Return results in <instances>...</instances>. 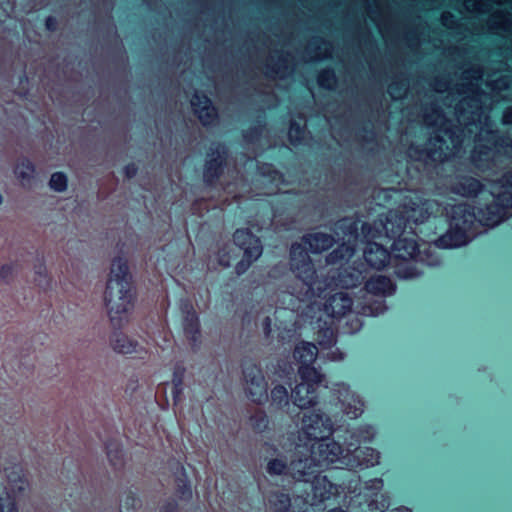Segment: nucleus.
<instances>
[{
	"instance_id": "1",
	"label": "nucleus",
	"mask_w": 512,
	"mask_h": 512,
	"mask_svg": "<svg viewBox=\"0 0 512 512\" xmlns=\"http://www.w3.org/2000/svg\"><path fill=\"white\" fill-rule=\"evenodd\" d=\"M482 75L483 72L478 66L465 70L462 75V83L458 89L461 99L455 106L457 122L464 127L461 130L462 137L456 130L451 129L442 111L436 109L432 113H425L426 124L438 128L436 134L430 138L429 154L433 160L444 161L454 156L463 143L465 129L472 133L471 127L477 128V122H480L485 115V105L489 97L486 93L479 91Z\"/></svg>"
},
{
	"instance_id": "2",
	"label": "nucleus",
	"mask_w": 512,
	"mask_h": 512,
	"mask_svg": "<svg viewBox=\"0 0 512 512\" xmlns=\"http://www.w3.org/2000/svg\"><path fill=\"white\" fill-rule=\"evenodd\" d=\"M134 289L127 261L113 259L104 292V303L110 322L117 327L126 323L134 309Z\"/></svg>"
},
{
	"instance_id": "3",
	"label": "nucleus",
	"mask_w": 512,
	"mask_h": 512,
	"mask_svg": "<svg viewBox=\"0 0 512 512\" xmlns=\"http://www.w3.org/2000/svg\"><path fill=\"white\" fill-rule=\"evenodd\" d=\"M476 221H478V215L476 216L469 205L454 206L451 211L450 231L440 239L443 246L456 247L465 244Z\"/></svg>"
},
{
	"instance_id": "4",
	"label": "nucleus",
	"mask_w": 512,
	"mask_h": 512,
	"mask_svg": "<svg viewBox=\"0 0 512 512\" xmlns=\"http://www.w3.org/2000/svg\"><path fill=\"white\" fill-rule=\"evenodd\" d=\"M498 188H491L492 203L478 210V222L483 226L494 227L512 215V192Z\"/></svg>"
},
{
	"instance_id": "5",
	"label": "nucleus",
	"mask_w": 512,
	"mask_h": 512,
	"mask_svg": "<svg viewBox=\"0 0 512 512\" xmlns=\"http://www.w3.org/2000/svg\"><path fill=\"white\" fill-rule=\"evenodd\" d=\"M7 482L0 491V512H18L16 500L29 489V482L19 467L7 471Z\"/></svg>"
},
{
	"instance_id": "6",
	"label": "nucleus",
	"mask_w": 512,
	"mask_h": 512,
	"mask_svg": "<svg viewBox=\"0 0 512 512\" xmlns=\"http://www.w3.org/2000/svg\"><path fill=\"white\" fill-rule=\"evenodd\" d=\"M243 387L246 396L256 404L268 399V384L262 369L254 363H246L243 367Z\"/></svg>"
},
{
	"instance_id": "7",
	"label": "nucleus",
	"mask_w": 512,
	"mask_h": 512,
	"mask_svg": "<svg viewBox=\"0 0 512 512\" xmlns=\"http://www.w3.org/2000/svg\"><path fill=\"white\" fill-rule=\"evenodd\" d=\"M332 432V421L323 413L310 411L303 414L300 425V437L306 440H320Z\"/></svg>"
},
{
	"instance_id": "8",
	"label": "nucleus",
	"mask_w": 512,
	"mask_h": 512,
	"mask_svg": "<svg viewBox=\"0 0 512 512\" xmlns=\"http://www.w3.org/2000/svg\"><path fill=\"white\" fill-rule=\"evenodd\" d=\"M290 268L298 279L307 286L315 283L316 271L305 248L298 243L291 246Z\"/></svg>"
},
{
	"instance_id": "9",
	"label": "nucleus",
	"mask_w": 512,
	"mask_h": 512,
	"mask_svg": "<svg viewBox=\"0 0 512 512\" xmlns=\"http://www.w3.org/2000/svg\"><path fill=\"white\" fill-rule=\"evenodd\" d=\"M434 202L423 199L417 193L406 196L403 202L398 206L401 213L407 219V225L412 223H422L426 221L433 209Z\"/></svg>"
},
{
	"instance_id": "10",
	"label": "nucleus",
	"mask_w": 512,
	"mask_h": 512,
	"mask_svg": "<svg viewBox=\"0 0 512 512\" xmlns=\"http://www.w3.org/2000/svg\"><path fill=\"white\" fill-rule=\"evenodd\" d=\"M13 174L18 185L25 190H32L37 183V169L32 160L27 157L17 159Z\"/></svg>"
},
{
	"instance_id": "11",
	"label": "nucleus",
	"mask_w": 512,
	"mask_h": 512,
	"mask_svg": "<svg viewBox=\"0 0 512 512\" xmlns=\"http://www.w3.org/2000/svg\"><path fill=\"white\" fill-rule=\"evenodd\" d=\"M338 399L342 405V411L351 419L359 417L363 413L364 404L344 383L337 385Z\"/></svg>"
},
{
	"instance_id": "12",
	"label": "nucleus",
	"mask_w": 512,
	"mask_h": 512,
	"mask_svg": "<svg viewBox=\"0 0 512 512\" xmlns=\"http://www.w3.org/2000/svg\"><path fill=\"white\" fill-rule=\"evenodd\" d=\"M234 243L244 251V255L259 258L262 255L263 247L258 237L248 229H237L233 235Z\"/></svg>"
},
{
	"instance_id": "13",
	"label": "nucleus",
	"mask_w": 512,
	"mask_h": 512,
	"mask_svg": "<svg viewBox=\"0 0 512 512\" xmlns=\"http://www.w3.org/2000/svg\"><path fill=\"white\" fill-rule=\"evenodd\" d=\"M384 234L389 238L399 237L407 227V219L401 213L399 207L388 211L384 219H379Z\"/></svg>"
},
{
	"instance_id": "14",
	"label": "nucleus",
	"mask_w": 512,
	"mask_h": 512,
	"mask_svg": "<svg viewBox=\"0 0 512 512\" xmlns=\"http://www.w3.org/2000/svg\"><path fill=\"white\" fill-rule=\"evenodd\" d=\"M183 312V330L189 343L196 347L200 341V323L199 318L193 306L185 303L182 306Z\"/></svg>"
},
{
	"instance_id": "15",
	"label": "nucleus",
	"mask_w": 512,
	"mask_h": 512,
	"mask_svg": "<svg viewBox=\"0 0 512 512\" xmlns=\"http://www.w3.org/2000/svg\"><path fill=\"white\" fill-rule=\"evenodd\" d=\"M353 301L345 292L331 295L324 303V312L333 318H341L352 310Z\"/></svg>"
},
{
	"instance_id": "16",
	"label": "nucleus",
	"mask_w": 512,
	"mask_h": 512,
	"mask_svg": "<svg viewBox=\"0 0 512 512\" xmlns=\"http://www.w3.org/2000/svg\"><path fill=\"white\" fill-rule=\"evenodd\" d=\"M225 156L226 150L223 146L216 145L211 147L204 169V179L206 182L211 183L218 178L222 171Z\"/></svg>"
},
{
	"instance_id": "17",
	"label": "nucleus",
	"mask_w": 512,
	"mask_h": 512,
	"mask_svg": "<svg viewBox=\"0 0 512 512\" xmlns=\"http://www.w3.org/2000/svg\"><path fill=\"white\" fill-rule=\"evenodd\" d=\"M380 453L371 447L357 448L346 456V465L351 468H368L379 464Z\"/></svg>"
},
{
	"instance_id": "18",
	"label": "nucleus",
	"mask_w": 512,
	"mask_h": 512,
	"mask_svg": "<svg viewBox=\"0 0 512 512\" xmlns=\"http://www.w3.org/2000/svg\"><path fill=\"white\" fill-rule=\"evenodd\" d=\"M191 106L203 125H211L216 121V110L207 96L195 93L191 99Z\"/></svg>"
},
{
	"instance_id": "19",
	"label": "nucleus",
	"mask_w": 512,
	"mask_h": 512,
	"mask_svg": "<svg viewBox=\"0 0 512 512\" xmlns=\"http://www.w3.org/2000/svg\"><path fill=\"white\" fill-rule=\"evenodd\" d=\"M293 403L300 409H308L318 402L316 388L310 383H299L291 392Z\"/></svg>"
},
{
	"instance_id": "20",
	"label": "nucleus",
	"mask_w": 512,
	"mask_h": 512,
	"mask_svg": "<svg viewBox=\"0 0 512 512\" xmlns=\"http://www.w3.org/2000/svg\"><path fill=\"white\" fill-rule=\"evenodd\" d=\"M109 343L113 351L118 354L126 355L135 353L141 355L143 352L145 353L143 347L140 346L136 340L131 339L121 332L113 333Z\"/></svg>"
},
{
	"instance_id": "21",
	"label": "nucleus",
	"mask_w": 512,
	"mask_h": 512,
	"mask_svg": "<svg viewBox=\"0 0 512 512\" xmlns=\"http://www.w3.org/2000/svg\"><path fill=\"white\" fill-rule=\"evenodd\" d=\"M364 258L369 266L381 269L388 263L390 254L382 245L369 242L364 250Z\"/></svg>"
},
{
	"instance_id": "22",
	"label": "nucleus",
	"mask_w": 512,
	"mask_h": 512,
	"mask_svg": "<svg viewBox=\"0 0 512 512\" xmlns=\"http://www.w3.org/2000/svg\"><path fill=\"white\" fill-rule=\"evenodd\" d=\"M392 254L397 259L409 261L417 259L420 252L415 240L398 237L392 244Z\"/></svg>"
},
{
	"instance_id": "23",
	"label": "nucleus",
	"mask_w": 512,
	"mask_h": 512,
	"mask_svg": "<svg viewBox=\"0 0 512 512\" xmlns=\"http://www.w3.org/2000/svg\"><path fill=\"white\" fill-rule=\"evenodd\" d=\"M483 185L473 177L463 176L451 186V191L463 197H475L481 192Z\"/></svg>"
},
{
	"instance_id": "24",
	"label": "nucleus",
	"mask_w": 512,
	"mask_h": 512,
	"mask_svg": "<svg viewBox=\"0 0 512 512\" xmlns=\"http://www.w3.org/2000/svg\"><path fill=\"white\" fill-rule=\"evenodd\" d=\"M319 461L326 464H332L339 461L343 455L341 445L332 439H327L319 443L317 447Z\"/></svg>"
},
{
	"instance_id": "25",
	"label": "nucleus",
	"mask_w": 512,
	"mask_h": 512,
	"mask_svg": "<svg viewBox=\"0 0 512 512\" xmlns=\"http://www.w3.org/2000/svg\"><path fill=\"white\" fill-rule=\"evenodd\" d=\"M365 289L370 294L386 296L391 295L394 292L395 287L390 278L383 275H376L366 282Z\"/></svg>"
},
{
	"instance_id": "26",
	"label": "nucleus",
	"mask_w": 512,
	"mask_h": 512,
	"mask_svg": "<svg viewBox=\"0 0 512 512\" xmlns=\"http://www.w3.org/2000/svg\"><path fill=\"white\" fill-rule=\"evenodd\" d=\"M304 241L312 253H321L332 247L334 238L329 234L317 232L305 236Z\"/></svg>"
},
{
	"instance_id": "27",
	"label": "nucleus",
	"mask_w": 512,
	"mask_h": 512,
	"mask_svg": "<svg viewBox=\"0 0 512 512\" xmlns=\"http://www.w3.org/2000/svg\"><path fill=\"white\" fill-rule=\"evenodd\" d=\"M317 347L309 342H302L293 351V358L303 365L313 364L317 358Z\"/></svg>"
},
{
	"instance_id": "28",
	"label": "nucleus",
	"mask_w": 512,
	"mask_h": 512,
	"mask_svg": "<svg viewBox=\"0 0 512 512\" xmlns=\"http://www.w3.org/2000/svg\"><path fill=\"white\" fill-rule=\"evenodd\" d=\"M289 392L281 384L275 385L270 392V406L277 410H282L289 405Z\"/></svg>"
},
{
	"instance_id": "29",
	"label": "nucleus",
	"mask_w": 512,
	"mask_h": 512,
	"mask_svg": "<svg viewBox=\"0 0 512 512\" xmlns=\"http://www.w3.org/2000/svg\"><path fill=\"white\" fill-rule=\"evenodd\" d=\"M274 62V56L270 57V72L272 75L278 78H284L286 75L290 74L293 70L292 61L288 55H280L278 56V61Z\"/></svg>"
},
{
	"instance_id": "30",
	"label": "nucleus",
	"mask_w": 512,
	"mask_h": 512,
	"mask_svg": "<svg viewBox=\"0 0 512 512\" xmlns=\"http://www.w3.org/2000/svg\"><path fill=\"white\" fill-rule=\"evenodd\" d=\"M268 505L274 512H287L291 506V499L286 493L274 492L268 498Z\"/></svg>"
},
{
	"instance_id": "31",
	"label": "nucleus",
	"mask_w": 512,
	"mask_h": 512,
	"mask_svg": "<svg viewBox=\"0 0 512 512\" xmlns=\"http://www.w3.org/2000/svg\"><path fill=\"white\" fill-rule=\"evenodd\" d=\"M313 462L314 460L310 458L293 461L291 463L293 476L298 479H306L307 476L312 475L314 473V471L311 470Z\"/></svg>"
},
{
	"instance_id": "32",
	"label": "nucleus",
	"mask_w": 512,
	"mask_h": 512,
	"mask_svg": "<svg viewBox=\"0 0 512 512\" xmlns=\"http://www.w3.org/2000/svg\"><path fill=\"white\" fill-rule=\"evenodd\" d=\"M494 156L495 152L492 149L479 147L474 149L471 158L476 167L484 170L490 167L486 162L494 159Z\"/></svg>"
},
{
	"instance_id": "33",
	"label": "nucleus",
	"mask_w": 512,
	"mask_h": 512,
	"mask_svg": "<svg viewBox=\"0 0 512 512\" xmlns=\"http://www.w3.org/2000/svg\"><path fill=\"white\" fill-rule=\"evenodd\" d=\"M311 365L312 364L300 366L298 373L302 379L301 383H310L315 387V385H318L323 381L324 376Z\"/></svg>"
},
{
	"instance_id": "34",
	"label": "nucleus",
	"mask_w": 512,
	"mask_h": 512,
	"mask_svg": "<svg viewBox=\"0 0 512 512\" xmlns=\"http://www.w3.org/2000/svg\"><path fill=\"white\" fill-rule=\"evenodd\" d=\"M311 365L312 364L300 366L298 373L302 379L301 383H310L315 387V385H318L323 381L324 376Z\"/></svg>"
},
{
	"instance_id": "35",
	"label": "nucleus",
	"mask_w": 512,
	"mask_h": 512,
	"mask_svg": "<svg viewBox=\"0 0 512 512\" xmlns=\"http://www.w3.org/2000/svg\"><path fill=\"white\" fill-rule=\"evenodd\" d=\"M491 29L502 30V32H512V21L510 17L504 15L502 11L494 13L490 19Z\"/></svg>"
},
{
	"instance_id": "36",
	"label": "nucleus",
	"mask_w": 512,
	"mask_h": 512,
	"mask_svg": "<svg viewBox=\"0 0 512 512\" xmlns=\"http://www.w3.org/2000/svg\"><path fill=\"white\" fill-rule=\"evenodd\" d=\"M49 188L57 193H62L68 188V177L64 172H54L48 181Z\"/></svg>"
},
{
	"instance_id": "37",
	"label": "nucleus",
	"mask_w": 512,
	"mask_h": 512,
	"mask_svg": "<svg viewBox=\"0 0 512 512\" xmlns=\"http://www.w3.org/2000/svg\"><path fill=\"white\" fill-rule=\"evenodd\" d=\"M308 49L309 51L315 49L314 54L309 57L312 61H318L332 56V46L327 42H321L320 44L315 42L310 44Z\"/></svg>"
},
{
	"instance_id": "38",
	"label": "nucleus",
	"mask_w": 512,
	"mask_h": 512,
	"mask_svg": "<svg viewBox=\"0 0 512 512\" xmlns=\"http://www.w3.org/2000/svg\"><path fill=\"white\" fill-rule=\"evenodd\" d=\"M335 343L336 337L332 329L326 328L319 332L318 344L321 348H330Z\"/></svg>"
},
{
	"instance_id": "39",
	"label": "nucleus",
	"mask_w": 512,
	"mask_h": 512,
	"mask_svg": "<svg viewBox=\"0 0 512 512\" xmlns=\"http://www.w3.org/2000/svg\"><path fill=\"white\" fill-rule=\"evenodd\" d=\"M287 469V464L283 459H271L267 463L266 470L270 475H282Z\"/></svg>"
},
{
	"instance_id": "40",
	"label": "nucleus",
	"mask_w": 512,
	"mask_h": 512,
	"mask_svg": "<svg viewBox=\"0 0 512 512\" xmlns=\"http://www.w3.org/2000/svg\"><path fill=\"white\" fill-rule=\"evenodd\" d=\"M318 83L321 87L331 89L336 84V77L333 71L323 70L318 75Z\"/></svg>"
},
{
	"instance_id": "41",
	"label": "nucleus",
	"mask_w": 512,
	"mask_h": 512,
	"mask_svg": "<svg viewBox=\"0 0 512 512\" xmlns=\"http://www.w3.org/2000/svg\"><path fill=\"white\" fill-rule=\"evenodd\" d=\"M250 422L252 427L261 432L265 430L268 426V418L264 412H257L250 418Z\"/></svg>"
},
{
	"instance_id": "42",
	"label": "nucleus",
	"mask_w": 512,
	"mask_h": 512,
	"mask_svg": "<svg viewBox=\"0 0 512 512\" xmlns=\"http://www.w3.org/2000/svg\"><path fill=\"white\" fill-rule=\"evenodd\" d=\"M487 86L494 92H500L510 86V80L507 76H500L497 79L491 80Z\"/></svg>"
},
{
	"instance_id": "43",
	"label": "nucleus",
	"mask_w": 512,
	"mask_h": 512,
	"mask_svg": "<svg viewBox=\"0 0 512 512\" xmlns=\"http://www.w3.org/2000/svg\"><path fill=\"white\" fill-rule=\"evenodd\" d=\"M288 135L291 143L296 145L303 139L304 131L301 129L299 125H296L294 122H292L289 128Z\"/></svg>"
},
{
	"instance_id": "44",
	"label": "nucleus",
	"mask_w": 512,
	"mask_h": 512,
	"mask_svg": "<svg viewBox=\"0 0 512 512\" xmlns=\"http://www.w3.org/2000/svg\"><path fill=\"white\" fill-rule=\"evenodd\" d=\"M258 258H253L252 256L244 255L243 259L240 260L235 266V272L237 275H242L245 273L248 268L251 266L253 262H255Z\"/></svg>"
},
{
	"instance_id": "45",
	"label": "nucleus",
	"mask_w": 512,
	"mask_h": 512,
	"mask_svg": "<svg viewBox=\"0 0 512 512\" xmlns=\"http://www.w3.org/2000/svg\"><path fill=\"white\" fill-rule=\"evenodd\" d=\"M495 186H500V188H498V191L511 192L510 189L512 188V173H506L500 180L493 183L492 187Z\"/></svg>"
},
{
	"instance_id": "46",
	"label": "nucleus",
	"mask_w": 512,
	"mask_h": 512,
	"mask_svg": "<svg viewBox=\"0 0 512 512\" xmlns=\"http://www.w3.org/2000/svg\"><path fill=\"white\" fill-rule=\"evenodd\" d=\"M268 181L275 183V188H272L267 192V194H273L276 192L278 184L282 181V176L276 171H274L271 176L262 175L260 179L261 184L265 185Z\"/></svg>"
},
{
	"instance_id": "47",
	"label": "nucleus",
	"mask_w": 512,
	"mask_h": 512,
	"mask_svg": "<svg viewBox=\"0 0 512 512\" xmlns=\"http://www.w3.org/2000/svg\"><path fill=\"white\" fill-rule=\"evenodd\" d=\"M388 92L393 99H399L405 94L406 86L403 83H392L389 85Z\"/></svg>"
},
{
	"instance_id": "48",
	"label": "nucleus",
	"mask_w": 512,
	"mask_h": 512,
	"mask_svg": "<svg viewBox=\"0 0 512 512\" xmlns=\"http://www.w3.org/2000/svg\"><path fill=\"white\" fill-rule=\"evenodd\" d=\"M361 231L364 236L368 239H374L381 235L382 231L379 228H372L370 224L363 223L361 227Z\"/></svg>"
},
{
	"instance_id": "49",
	"label": "nucleus",
	"mask_w": 512,
	"mask_h": 512,
	"mask_svg": "<svg viewBox=\"0 0 512 512\" xmlns=\"http://www.w3.org/2000/svg\"><path fill=\"white\" fill-rule=\"evenodd\" d=\"M13 266L10 264H4L0 266V278L5 283H9L13 278Z\"/></svg>"
},
{
	"instance_id": "50",
	"label": "nucleus",
	"mask_w": 512,
	"mask_h": 512,
	"mask_svg": "<svg viewBox=\"0 0 512 512\" xmlns=\"http://www.w3.org/2000/svg\"><path fill=\"white\" fill-rule=\"evenodd\" d=\"M466 10L470 12H483L481 4L477 0H466L464 3Z\"/></svg>"
},
{
	"instance_id": "51",
	"label": "nucleus",
	"mask_w": 512,
	"mask_h": 512,
	"mask_svg": "<svg viewBox=\"0 0 512 512\" xmlns=\"http://www.w3.org/2000/svg\"><path fill=\"white\" fill-rule=\"evenodd\" d=\"M329 361H342L345 358V354L339 349L333 350L326 355Z\"/></svg>"
},
{
	"instance_id": "52",
	"label": "nucleus",
	"mask_w": 512,
	"mask_h": 512,
	"mask_svg": "<svg viewBox=\"0 0 512 512\" xmlns=\"http://www.w3.org/2000/svg\"><path fill=\"white\" fill-rule=\"evenodd\" d=\"M137 171H138V169H137L136 165L133 163L128 164L124 167V174H125L126 178H128V179L135 177L137 174Z\"/></svg>"
},
{
	"instance_id": "53",
	"label": "nucleus",
	"mask_w": 512,
	"mask_h": 512,
	"mask_svg": "<svg viewBox=\"0 0 512 512\" xmlns=\"http://www.w3.org/2000/svg\"><path fill=\"white\" fill-rule=\"evenodd\" d=\"M369 506H370L372 511H376V510L383 511L385 508L388 507V503H387L386 499H383L382 502H381V506L378 507L377 501L373 500V501L370 502Z\"/></svg>"
},
{
	"instance_id": "54",
	"label": "nucleus",
	"mask_w": 512,
	"mask_h": 512,
	"mask_svg": "<svg viewBox=\"0 0 512 512\" xmlns=\"http://www.w3.org/2000/svg\"><path fill=\"white\" fill-rule=\"evenodd\" d=\"M502 121L504 124H512V106L505 109Z\"/></svg>"
},
{
	"instance_id": "55",
	"label": "nucleus",
	"mask_w": 512,
	"mask_h": 512,
	"mask_svg": "<svg viewBox=\"0 0 512 512\" xmlns=\"http://www.w3.org/2000/svg\"><path fill=\"white\" fill-rule=\"evenodd\" d=\"M453 16L450 15L449 13H444L442 15V22L445 26H447L448 28H452V24L454 23V21L452 20Z\"/></svg>"
},
{
	"instance_id": "56",
	"label": "nucleus",
	"mask_w": 512,
	"mask_h": 512,
	"mask_svg": "<svg viewBox=\"0 0 512 512\" xmlns=\"http://www.w3.org/2000/svg\"><path fill=\"white\" fill-rule=\"evenodd\" d=\"M398 274L403 277V278H413V277H417L419 275V273L415 272V271H407V272H402L401 270H398Z\"/></svg>"
},
{
	"instance_id": "57",
	"label": "nucleus",
	"mask_w": 512,
	"mask_h": 512,
	"mask_svg": "<svg viewBox=\"0 0 512 512\" xmlns=\"http://www.w3.org/2000/svg\"><path fill=\"white\" fill-rule=\"evenodd\" d=\"M172 382H173V387H174V388H179V389H180V387H182V385H183V379H182V376H175V377L173 378V381H172Z\"/></svg>"
},
{
	"instance_id": "58",
	"label": "nucleus",
	"mask_w": 512,
	"mask_h": 512,
	"mask_svg": "<svg viewBox=\"0 0 512 512\" xmlns=\"http://www.w3.org/2000/svg\"><path fill=\"white\" fill-rule=\"evenodd\" d=\"M260 134V130L258 128L254 129L252 131V134L249 136L248 134H245V138L248 140V141H253V139L255 137H257L258 135Z\"/></svg>"
},
{
	"instance_id": "59",
	"label": "nucleus",
	"mask_w": 512,
	"mask_h": 512,
	"mask_svg": "<svg viewBox=\"0 0 512 512\" xmlns=\"http://www.w3.org/2000/svg\"><path fill=\"white\" fill-rule=\"evenodd\" d=\"M338 252L339 251H334V252L330 253L327 257V262L333 263L337 257Z\"/></svg>"
},
{
	"instance_id": "60",
	"label": "nucleus",
	"mask_w": 512,
	"mask_h": 512,
	"mask_svg": "<svg viewBox=\"0 0 512 512\" xmlns=\"http://www.w3.org/2000/svg\"><path fill=\"white\" fill-rule=\"evenodd\" d=\"M182 392H183V387H180V390H179V388H174L173 387V394H174V398L175 399L176 398L179 399L181 394H182Z\"/></svg>"
},
{
	"instance_id": "61",
	"label": "nucleus",
	"mask_w": 512,
	"mask_h": 512,
	"mask_svg": "<svg viewBox=\"0 0 512 512\" xmlns=\"http://www.w3.org/2000/svg\"><path fill=\"white\" fill-rule=\"evenodd\" d=\"M343 249L345 250V254H341V256H340L341 258H343V257H345V256L350 257V256H352V255H353V249H352V248H350V247H344Z\"/></svg>"
},
{
	"instance_id": "62",
	"label": "nucleus",
	"mask_w": 512,
	"mask_h": 512,
	"mask_svg": "<svg viewBox=\"0 0 512 512\" xmlns=\"http://www.w3.org/2000/svg\"><path fill=\"white\" fill-rule=\"evenodd\" d=\"M377 489H381L383 486V482L381 479H375L372 481Z\"/></svg>"
},
{
	"instance_id": "63",
	"label": "nucleus",
	"mask_w": 512,
	"mask_h": 512,
	"mask_svg": "<svg viewBox=\"0 0 512 512\" xmlns=\"http://www.w3.org/2000/svg\"><path fill=\"white\" fill-rule=\"evenodd\" d=\"M392 512H412L411 509L407 507H399L394 509Z\"/></svg>"
},
{
	"instance_id": "64",
	"label": "nucleus",
	"mask_w": 512,
	"mask_h": 512,
	"mask_svg": "<svg viewBox=\"0 0 512 512\" xmlns=\"http://www.w3.org/2000/svg\"><path fill=\"white\" fill-rule=\"evenodd\" d=\"M219 263H220L223 267H225V268H227V267H229V266H230V262H229V260H226V259H221V258H220V259H219Z\"/></svg>"
}]
</instances>
